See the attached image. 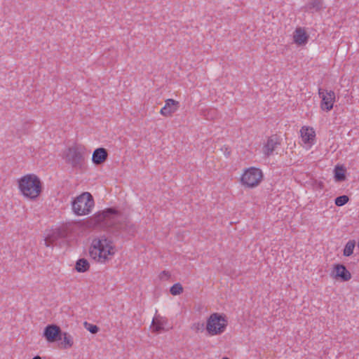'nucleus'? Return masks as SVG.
<instances>
[{
	"label": "nucleus",
	"mask_w": 359,
	"mask_h": 359,
	"mask_svg": "<svg viewBox=\"0 0 359 359\" xmlns=\"http://www.w3.org/2000/svg\"><path fill=\"white\" fill-rule=\"evenodd\" d=\"M334 179L337 182H343L346 179V169L343 166L337 165L334 168Z\"/></svg>",
	"instance_id": "obj_18"
},
{
	"label": "nucleus",
	"mask_w": 359,
	"mask_h": 359,
	"mask_svg": "<svg viewBox=\"0 0 359 359\" xmlns=\"http://www.w3.org/2000/svg\"><path fill=\"white\" fill-rule=\"evenodd\" d=\"M86 149L84 147L76 144L69 147L65 153L66 161L70 163L73 168H81L84 163Z\"/></svg>",
	"instance_id": "obj_6"
},
{
	"label": "nucleus",
	"mask_w": 359,
	"mask_h": 359,
	"mask_svg": "<svg viewBox=\"0 0 359 359\" xmlns=\"http://www.w3.org/2000/svg\"><path fill=\"white\" fill-rule=\"evenodd\" d=\"M222 359H229V358L227 357H224Z\"/></svg>",
	"instance_id": "obj_29"
},
{
	"label": "nucleus",
	"mask_w": 359,
	"mask_h": 359,
	"mask_svg": "<svg viewBox=\"0 0 359 359\" xmlns=\"http://www.w3.org/2000/svg\"><path fill=\"white\" fill-rule=\"evenodd\" d=\"M355 245V241H349L345 245L344 249V255L346 257H348L351 255L353 252V250Z\"/></svg>",
	"instance_id": "obj_21"
},
{
	"label": "nucleus",
	"mask_w": 359,
	"mask_h": 359,
	"mask_svg": "<svg viewBox=\"0 0 359 359\" xmlns=\"http://www.w3.org/2000/svg\"><path fill=\"white\" fill-rule=\"evenodd\" d=\"M84 327L87 330H88L92 334L97 333L100 330V328L97 325L88 323L87 322L84 323Z\"/></svg>",
	"instance_id": "obj_25"
},
{
	"label": "nucleus",
	"mask_w": 359,
	"mask_h": 359,
	"mask_svg": "<svg viewBox=\"0 0 359 359\" xmlns=\"http://www.w3.org/2000/svg\"><path fill=\"white\" fill-rule=\"evenodd\" d=\"M301 135L304 143H312L315 137L313 128L303 127L301 129Z\"/></svg>",
	"instance_id": "obj_15"
},
{
	"label": "nucleus",
	"mask_w": 359,
	"mask_h": 359,
	"mask_svg": "<svg viewBox=\"0 0 359 359\" xmlns=\"http://www.w3.org/2000/svg\"><path fill=\"white\" fill-rule=\"evenodd\" d=\"M336 277L341 278L343 281H348L351 278V273L343 264H336L334 266Z\"/></svg>",
	"instance_id": "obj_13"
},
{
	"label": "nucleus",
	"mask_w": 359,
	"mask_h": 359,
	"mask_svg": "<svg viewBox=\"0 0 359 359\" xmlns=\"http://www.w3.org/2000/svg\"><path fill=\"white\" fill-rule=\"evenodd\" d=\"M323 8V0H310L306 6V9L311 13L318 12Z\"/></svg>",
	"instance_id": "obj_16"
},
{
	"label": "nucleus",
	"mask_w": 359,
	"mask_h": 359,
	"mask_svg": "<svg viewBox=\"0 0 359 359\" xmlns=\"http://www.w3.org/2000/svg\"><path fill=\"white\" fill-rule=\"evenodd\" d=\"M55 232L51 234V235H48L46 239L44 240V242H45V245L47 246V247H49L57 238V236H55Z\"/></svg>",
	"instance_id": "obj_26"
},
{
	"label": "nucleus",
	"mask_w": 359,
	"mask_h": 359,
	"mask_svg": "<svg viewBox=\"0 0 359 359\" xmlns=\"http://www.w3.org/2000/svg\"><path fill=\"white\" fill-rule=\"evenodd\" d=\"M294 41L297 45L306 43L309 39V35L303 27H297L293 34Z\"/></svg>",
	"instance_id": "obj_12"
},
{
	"label": "nucleus",
	"mask_w": 359,
	"mask_h": 359,
	"mask_svg": "<svg viewBox=\"0 0 359 359\" xmlns=\"http://www.w3.org/2000/svg\"><path fill=\"white\" fill-rule=\"evenodd\" d=\"M90 264L87 259L84 258L79 259L76 261L75 269L79 273H84L89 269Z\"/></svg>",
	"instance_id": "obj_17"
},
{
	"label": "nucleus",
	"mask_w": 359,
	"mask_h": 359,
	"mask_svg": "<svg viewBox=\"0 0 359 359\" xmlns=\"http://www.w3.org/2000/svg\"><path fill=\"white\" fill-rule=\"evenodd\" d=\"M151 328L153 332L158 333L162 331L163 328V322L157 318H154L151 323Z\"/></svg>",
	"instance_id": "obj_20"
},
{
	"label": "nucleus",
	"mask_w": 359,
	"mask_h": 359,
	"mask_svg": "<svg viewBox=\"0 0 359 359\" xmlns=\"http://www.w3.org/2000/svg\"><path fill=\"white\" fill-rule=\"evenodd\" d=\"M95 222L105 226L108 230L116 236L122 233L133 235L136 226L129 219L123 218L114 208H107L94 215Z\"/></svg>",
	"instance_id": "obj_1"
},
{
	"label": "nucleus",
	"mask_w": 359,
	"mask_h": 359,
	"mask_svg": "<svg viewBox=\"0 0 359 359\" xmlns=\"http://www.w3.org/2000/svg\"><path fill=\"white\" fill-rule=\"evenodd\" d=\"M179 106V102L173 99H168L165 100V104L161 109L160 113L164 116H170L178 109Z\"/></svg>",
	"instance_id": "obj_10"
},
{
	"label": "nucleus",
	"mask_w": 359,
	"mask_h": 359,
	"mask_svg": "<svg viewBox=\"0 0 359 359\" xmlns=\"http://www.w3.org/2000/svg\"><path fill=\"white\" fill-rule=\"evenodd\" d=\"M62 337L63 341L61 343L64 348H71L74 344L73 337L67 332H62Z\"/></svg>",
	"instance_id": "obj_19"
},
{
	"label": "nucleus",
	"mask_w": 359,
	"mask_h": 359,
	"mask_svg": "<svg viewBox=\"0 0 359 359\" xmlns=\"http://www.w3.org/2000/svg\"><path fill=\"white\" fill-rule=\"evenodd\" d=\"M32 359H41V358L39 355H36Z\"/></svg>",
	"instance_id": "obj_27"
},
{
	"label": "nucleus",
	"mask_w": 359,
	"mask_h": 359,
	"mask_svg": "<svg viewBox=\"0 0 359 359\" xmlns=\"http://www.w3.org/2000/svg\"><path fill=\"white\" fill-rule=\"evenodd\" d=\"M278 144H280V142H278V139L277 136L273 135V136L270 137L268 139L267 142L264 146L265 154H266L267 156L271 155L273 153V151L275 150V149Z\"/></svg>",
	"instance_id": "obj_14"
},
{
	"label": "nucleus",
	"mask_w": 359,
	"mask_h": 359,
	"mask_svg": "<svg viewBox=\"0 0 359 359\" xmlns=\"http://www.w3.org/2000/svg\"><path fill=\"white\" fill-rule=\"evenodd\" d=\"M170 292L172 295L180 294L183 292V287L179 283L174 284L170 289Z\"/></svg>",
	"instance_id": "obj_23"
},
{
	"label": "nucleus",
	"mask_w": 359,
	"mask_h": 359,
	"mask_svg": "<svg viewBox=\"0 0 359 359\" xmlns=\"http://www.w3.org/2000/svg\"><path fill=\"white\" fill-rule=\"evenodd\" d=\"M262 172L261 170L255 168H250L246 170L242 175L241 182L248 187L257 186L262 179Z\"/></svg>",
	"instance_id": "obj_7"
},
{
	"label": "nucleus",
	"mask_w": 359,
	"mask_h": 359,
	"mask_svg": "<svg viewBox=\"0 0 359 359\" xmlns=\"http://www.w3.org/2000/svg\"><path fill=\"white\" fill-rule=\"evenodd\" d=\"M74 212L79 216L88 215L94 207L93 196L88 192H83L72 203Z\"/></svg>",
	"instance_id": "obj_4"
},
{
	"label": "nucleus",
	"mask_w": 359,
	"mask_h": 359,
	"mask_svg": "<svg viewBox=\"0 0 359 359\" xmlns=\"http://www.w3.org/2000/svg\"><path fill=\"white\" fill-rule=\"evenodd\" d=\"M108 157L107 149L100 147L95 149L92 156V161L95 165H100L103 163Z\"/></svg>",
	"instance_id": "obj_11"
},
{
	"label": "nucleus",
	"mask_w": 359,
	"mask_h": 359,
	"mask_svg": "<svg viewBox=\"0 0 359 359\" xmlns=\"http://www.w3.org/2000/svg\"><path fill=\"white\" fill-rule=\"evenodd\" d=\"M227 326L225 316L214 313L207 320L205 329L210 335H217L224 332Z\"/></svg>",
	"instance_id": "obj_5"
},
{
	"label": "nucleus",
	"mask_w": 359,
	"mask_h": 359,
	"mask_svg": "<svg viewBox=\"0 0 359 359\" xmlns=\"http://www.w3.org/2000/svg\"><path fill=\"white\" fill-rule=\"evenodd\" d=\"M62 332L58 325H48L43 330V337L48 342H54L62 339Z\"/></svg>",
	"instance_id": "obj_9"
},
{
	"label": "nucleus",
	"mask_w": 359,
	"mask_h": 359,
	"mask_svg": "<svg viewBox=\"0 0 359 359\" xmlns=\"http://www.w3.org/2000/svg\"><path fill=\"white\" fill-rule=\"evenodd\" d=\"M61 233H61L60 231H57V236H60L61 235Z\"/></svg>",
	"instance_id": "obj_28"
},
{
	"label": "nucleus",
	"mask_w": 359,
	"mask_h": 359,
	"mask_svg": "<svg viewBox=\"0 0 359 359\" xmlns=\"http://www.w3.org/2000/svg\"><path fill=\"white\" fill-rule=\"evenodd\" d=\"M18 187L22 195L32 200L38 198L42 191L40 179L34 174H28L18 180Z\"/></svg>",
	"instance_id": "obj_3"
},
{
	"label": "nucleus",
	"mask_w": 359,
	"mask_h": 359,
	"mask_svg": "<svg viewBox=\"0 0 359 359\" xmlns=\"http://www.w3.org/2000/svg\"><path fill=\"white\" fill-rule=\"evenodd\" d=\"M319 95L322 98L321 109L324 111H329L333 108L335 102V93L332 90H324L319 89Z\"/></svg>",
	"instance_id": "obj_8"
},
{
	"label": "nucleus",
	"mask_w": 359,
	"mask_h": 359,
	"mask_svg": "<svg viewBox=\"0 0 359 359\" xmlns=\"http://www.w3.org/2000/svg\"><path fill=\"white\" fill-rule=\"evenodd\" d=\"M114 254V248L110 239L105 236H101L93 240L90 255L100 262H104L108 259V256Z\"/></svg>",
	"instance_id": "obj_2"
},
{
	"label": "nucleus",
	"mask_w": 359,
	"mask_h": 359,
	"mask_svg": "<svg viewBox=\"0 0 359 359\" xmlns=\"http://www.w3.org/2000/svg\"><path fill=\"white\" fill-rule=\"evenodd\" d=\"M349 201V198L346 195H342L337 197L334 200V203L337 206H343L346 204Z\"/></svg>",
	"instance_id": "obj_22"
},
{
	"label": "nucleus",
	"mask_w": 359,
	"mask_h": 359,
	"mask_svg": "<svg viewBox=\"0 0 359 359\" xmlns=\"http://www.w3.org/2000/svg\"><path fill=\"white\" fill-rule=\"evenodd\" d=\"M191 329L196 333L203 332L205 330V324L201 322L195 323L191 325Z\"/></svg>",
	"instance_id": "obj_24"
}]
</instances>
